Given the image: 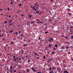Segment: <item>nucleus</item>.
Masks as SVG:
<instances>
[{
    "mask_svg": "<svg viewBox=\"0 0 73 73\" xmlns=\"http://www.w3.org/2000/svg\"><path fill=\"white\" fill-rule=\"evenodd\" d=\"M17 58V57L15 56V55L14 56H13V62H15V63L16 62H17V61H16L17 60V58Z\"/></svg>",
    "mask_w": 73,
    "mask_h": 73,
    "instance_id": "nucleus-1",
    "label": "nucleus"
},
{
    "mask_svg": "<svg viewBox=\"0 0 73 73\" xmlns=\"http://www.w3.org/2000/svg\"><path fill=\"white\" fill-rule=\"evenodd\" d=\"M33 7H32V8L33 9H33V11H35H35H38V10H37V9H36V8L35 7V6H33Z\"/></svg>",
    "mask_w": 73,
    "mask_h": 73,
    "instance_id": "nucleus-2",
    "label": "nucleus"
},
{
    "mask_svg": "<svg viewBox=\"0 0 73 73\" xmlns=\"http://www.w3.org/2000/svg\"><path fill=\"white\" fill-rule=\"evenodd\" d=\"M49 39H48V41L50 42H51L53 40V39L52 37L50 38Z\"/></svg>",
    "mask_w": 73,
    "mask_h": 73,
    "instance_id": "nucleus-3",
    "label": "nucleus"
},
{
    "mask_svg": "<svg viewBox=\"0 0 73 73\" xmlns=\"http://www.w3.org/2000/svg\"><path fill=\"white\" fill-rule=\"evenodd\" d=\"M40 13V12H39V10H38L36 12H35V15H36V14H38V13Z\"/></svg>",
    "mask_w": 73,
    "mask_h": 73,
    "instance_id": "nucleus-4",
    "label": "nucleus"
},
{
    "mask_svg": "<svg viewBox=\"0 0 73 73\" xmlns=\"http://www.w3.org/2000/svg\"><path fill=\"white\" fill-rule=\"evenodd\" d=\"M37 4V3L36 2V3L35 4V6H34V7H37L39 6V5Z\"/></svg>",
    "mask_w": 73,
    "mask_h": 73,
    "instance_id": "nucleus-5",
    "label": "nucleus"
},
{
    "mask_svg": "<svg viewBox=\"0 0 73 73\" xmlns=\"http://www.w3.org/2000/svg\"><path fill=\"white\" fill-rule=\"evenodd\" d=\"M31 69H32V70H33V72H36V70L34 69V67H32L31 68Z\"/></svg>",
    "mask_w": 73,
    "mask_h": 73,
    "instance_id": "nucleus-6",
    "label": "nucleus"
},
{
    "mask_svg": "<svg viewBox=\"0 0 73 73\" xmlns=\"http://www.w3.org/2000/svg\"><path fill=\"white\" fill-rule=\"evenodd\" d=\"M10 70H9V72H10V73H12V72H13V69H10Z\"/></svg>",
    "mask_w": 73,
    "mask_h": 73,
    "instance_id": "nucleus-7",
    "label": "nucleus"
},
{
    "mask_svg": "<svg viewBox=\"0 0 73 73\" xmlns=\"http://www.w3.org/2000/svg\"><path fill=\"white\" fill-rule=\"evenodd\" d=\"M52 60H53V59L52 58H49L48 60V61L49 62H50L51 61H52Z\"/></svg>",
    "mask_w": 73,
    "mask_h": 73,
    "instance_id": "nucleus-8",
    "label": "nucleus"
},
{
    "mask_svg": "<svg viewBox=\"0 0 73 73\" xmlns=\"http://www.w3.org/2000/svg\"><path fill=\"white\" fill-rule=\"evenodd\" d=\"M52 70H56V68H54V66H52Z\"/></svg>",
    "mask_w": 73,
    "mask_h": 73,
    "instance_id": "nucleus-9",
    "label": "nucleus"
},
{
    "mask_svg": "<svg viewBox=\"0 0 73 73\" xmlns=\"http://www.w3.org/2000/svg\"><path fill=\"white\" fill-rule=\"evenodd\" d=\"M57 69L58 70H59V71H60V70H61V69L57 67Z\"/></svg>",
    "mask_w": 73,
    "mask_h": 73,
    "instance_id": "nucleus-10",
    "label": "nucleus"
},
{
    "mask_svg": "<svg viewBox=\"0 0 73 73\" xmlns=\"http://www.w3.org/2000/svg\"><path fill=\"white\" fill-rule=\"evenodd\" d=\"M67 14H68V15L70 16H71L72 15L71 13H67Z\"/></svg>",
    "mask_w": 73,
    "mask_h": 73,
    "instance_id": "nucleus-11",
    "label": "nucleus"
},
{
    "mask_svg": "<svg viewBox=\"0 0 73 73\" xmlns=\"http://www.w3.org/2000/svg\"><path fill=\"white\" fill-rule=\"evenodd\" d=\"M27 44H23V46H24V47H25L26 46H27Z\"/></svg>",
    "mask_w": 73,
    "mask_h": 73,
    "instance_id": "nucleus-12",
    "label": "nucleus"
},
{
    "mask_svg": "<svg viewBox=\"0 0 73 73\" xmlns=\"http://www.w3.org/2000/svg\"><path fill=\"white\" fill-rule=\"evenodd\" d=\"M19 33V34H20L21 33V31L20 30H19V31H18V33Z\"/></svg>",
    "mask_w": 73,
    "mask_h": 73,
    "instance_id": "nucleus-13",
    "label": "nucleus"
},
{
    "mask_svg": "<svg viewBox=\"0 0 73 73\" xmlns=\"http://www.w3.org/2000/svg\"><path fill=\"white\" fill-rule=\"evenodd\" d=\"M35 23V22L34 21H31V24H33Z\"/></svg>",
    "mask_w": 73,
    "mask_h": 73,
    "instance_id": "nucleus-14",
    "label": "nucleus"
},
{
    "mask_svg": "<svg viewBox=\"0 0 73 73\" xmlns=\"http://www.w3.org/2000/svg\"><path fill=\"white\" fill-rule=\"evenodd\" d=\"M28 16H29V18H31V16H32V15H28Z\"/></svg>",
    "mask_w": 73,
    "mask_h": 73,
    "instance_id": "nucleus-15",
    "label": "nucleus"
},
{
    "mask_svg": "<svg viewBox=\"0 0 73 73\" xmlns=\"http://www.w3.org/2000/svg\"><path fill=\"white\" fill-rule=\"evenodd\" d=\"M13 32V30H11V31H9V33H12Z\"/></svg>",
    "mask_w": 73,
    "mask_h": 73,
    "instance_id": "nucleus-16",
    "label": "nucleus"
},
{
    "mask_svg": "<svg viewBox=\"0 0 73 73\" xmlns=\"http://www.w3.org/2000/svg\"><path fill=\"white\" fill-rule=\"evenodd\" d=\"M55 53V52H54L52 51L51 52V54H54Z\"/></svg>",
    "mask_w": 73,
    "mask_h": 73,
    "instance_id": "nucleus-17",
    "label": "nucleus"
},
{
    "mask_svg": "<svg viewBox=\"0 0 73 73\" xmlns=\"http://www.w3.org/2000/svg\"><path fill=\"white\" fill-rule=\"evenodd\" d=\"M54 50H56V49L54 47H53V51H54Z\"/></svg>",
    "mask_w": 73,
    "mask_h": 73,
    "instance_id": "nucleus-18",
    "label": "nucleus"
},
{
    "mask_svg": "<svg viewBox=\"0 0 73 73\" xmlns=\"http://www.w3.org/2000/svg\"><path fill=\"white\" fill-rule=\"evenodd\" d=\"M73 48V47L72 46H70V49H72Z\"/></svg>",
    "mask_w": 73,
    "mask_h": 73,
    "instance_id": "nucleus-19",
    "label": "nucleus"
},
{
    "mask_svg": "<svg viewBox=\"0 0 73 73\" xmlns=\"http://www.w3.org/2000/svg\"><path fill=\"white\" fill-rule=\"evenodd\" d=\"M54 46H55V47H56V48H57V47H58V45H57L56 44H55L54 45Z\"/></svg>",
    "mask_w": 73,
    "mask_h": 73,
    "instance_id": "nucleus-20",
    "label": "nucleus"
},
{
    "mask_svg": "<svg viewBox=\"0 0 73 73\" xmlns=\"http://www.w3.org/2000/svg\"><path fill=\"white\" fill-rule=\"evenodd\" d=\"M70 29H72L73 28V26H70Z\"/></svg>",
    "mask_w": 73,
    "mask_h": 73,
    "instance_id": "nucleus-21",
    "label": "nucleus"
},
{
    "mask_svg": "<svg viewBox=\"0 0 73 73\" xmlns=\"http://www.w3.org/2000/svg\"><path fill=\"white\" fill-rule=\"evenodd\" d=\"M18 33H17V32H16L15 33H14V34H15L16 35H17Z\"/></svg>",
    "mask_w": 73,
    "mask_h": 73,
    "instance_id": "nucleus-22",
    "label": "nucleus"
},
{
    "mask_svg": "<svg viewBox=\"0 0 73 73\" xmlns=\"http://www.w3.org/2000/svg\"><path fill=\"white\" fill-rule=\"evenodd\" d=\"M27 25L28 26L30 25V23L29 22H27Z\"/></svg>",
    "mask_w": 73,
    "mask_h": 73,
    "instance_id": "nucleus-23",
    "label": "nucleus"
},
{
    "mask_svg": "<svg viewBox=\"0 0 73 73\" xmlns=\"http://www.w3.org/2000/svg\"><path fill=\"white\" fill-rule=\"evenodd\" d=\"M13 22V21H12V19H11V21H9V23H11V22Z\"/></svg>",
    "mask_w": 73,
    "mask_h": 73,
    "instance_id": "nucleus-24",
    "label": "nucleus"
},
{
    "mask_svg": "<svg viewBox=\"0 0 73 73\" xmlns=\"http://www.w3.org/2000/svg\"><path fill=\"white\" fill-rule=\"evenodd\" d=\"M65 73H68V71H67L66 70H65L64 71V72Z\"/></svg>",
    "mask_w": 73,
    "mask_h": 73,
    "instance_id": "nucleus-25",
    "label": "nucleus"
},
{
    "mask_svg": "<svg viewBox=\"0 0 73 73\" xmlns=\"http://www.w3.org/2000/svg\"><path fill=\"white\" fill-rule=\"evenodd\" d=\"M13 72H14V73H15L16 72H17V71L16 70H14L13 71Z\"/></svg>",
    "mask_w": 73,
    "mask_h": 73,
    "instance_id": "nucleus-26",
    "label": "nucleus"
},
{
    "mask_svg": "<svg viewBox=\"0 0 73 73\" xmlns=\"http://www.w3.org/2000/svg\"><path fill=\"white\" fill-rule=\"evenodd\" d=\"M67 53L69 55L71 54V52H70V51H69L68 52H67Z\"/></svg>",
    "mask_w": 73,
    "mask_h": 73,
    "instance_id": "nucleus-27",
    "label": "nucleus"
},
{
    "mask_svg": "<svg viewBox=\"0 0 73 73\" xmlns=\"http://www.w3.org/2000/svg\"><path fill=\"white\" fill-rule=\"evenodd\" d=\"M17 26H18L19 27H19H21V25H17Z\"/></svg>",
    "mask_w": 73,
    "mask_h": 73,
    "instance_id": "nucleus-28",
    "label": "nucleus"
},
{
    "mask_svg": "<svg viewBox=\"0 0 73 73\" xmlns=\"http://www.w3.org/2000/svg\"><path fill=\"white\" fill-rule=\"evenodd\" d=\"M13 67L12 66H11V67H10V68H9V69H13Z\"/></svg>",
    "mask_w": 73,
    "mask_h": 73,
    "instance_id": "nucleus-29",
    "label": "nucleus"
},
{
    "mask_svg": "<svg viewBox=\"0 0 73 73\" xmlns=\"http://www.w3.org/2000/svg\"><path fill=\"white\" fill-rule=\"evenodd\" d=\"M51 47V44H48V48H50Z\"/></svg>",
    "mask_w": 73,
    "mask_h": 73,
    "instance_id": "nucleus-30",
    "label": "nucleus"
},
{
    "mask_svg": "<svg viewBox=\"0 0 73 73\" xmlns=\"http://www.w3.org/2000/svg\"><path fill=\"white\" fill-rule=\"evenodd\" d=\"M67 11H68V12H70V9H67Z\"/></svg>",
    "mask_w": 73,
    "mask_h": 73,
    "instance_id": "nucleus-31",
    "label": "nucleus"
},
{
    "mask_svg": "<svg viewBox=\"0 0 73 73\" xmlns=\"http://www.w3.org/2000/svg\"><path fill=\"white\" fill-rule=\"evenodd\" d=\"M52 68V67H50V68H49V70H51V69Z\"/></svg>",
    "mask_w": 73,
    "mask_h": 73,
    "instance_id": "nucleus-32",
    "label": "nucleus"
},
{
    "mask_svg": "<svg viewBox=\"0 0 73 73\" xmlns=\"http://www.w3.org/2000/svg\"><path fill=\"white\" fill-rule=\"evenodd\" d=\"M65 38H66V39H68V37L67 36H65Z\"/></svg>",
    "mask_w": 73,
    "mask_h": 73,
    "instance_id": "nucleus-33",
    "label": "nucleus"
},
{
    "mask_svg": "<svg viewBox=\"0 0 73 73\" xmlns=\"http://www.w3.org/2000/svg\"><path fill=\"white\" fill-rule=\"evenodd\" d=\"M44 33L45 34H48V32L46 31V32H45Z\"/></svg>",
    "mask_w": 73,
    "mask_h": 73,
    "instance_id": "nucleus-34",
    "label": "nucleus"
},
{
    "mask_svg": "<svg viewBox=\"0 0 73 73\" xmlns=\"http://www.w3.org/2000/svg\"><path fill=\"white\" fill-rule=\"evenodd\" d=\"M28 42L29 43H30V42H31V40L29 39V40H28Z\"/></svg>",
    "mask_w": 73,
    "mask_h": 73,
    "instance_id": "nucleus-35",
    "label": "nucleus"
},
{
    "mask_svg": "<svg viewBox=\"0 0 73 73\" xmlns=\"http://www.w3.org/2000/svg\"><path fill=\"white\" fill-rule=\"evenodd\" d=\"M70 32L72 33V32H73V31L72 30H70Z\"/></svg>",
    "mask_w": 73,
    "mask_h": 73,
    "instance_id": "nucleus-36",
    "label": "nucleus"
},
{
    "mask_svg": "<svg viewBox=\"0 0 73 73\" xmlns=\"http://www.w3.org/2000/svg\"><path fill=\"white\" fill-rule=\"evenodd\" d=\"M18 60L19 61H21V59L20 58H19Z\"/></svg>",
    "mask_w": 73,
    "mask_h": 73,
    "instance_id": "nucleus-37",
    "label": "nucleus"
},
{
    "mask_svg": "<svg viewBox=\"0 0 73 73\" xmlns=\"http://www.w3.org/2000/svg\"><path fill=\"white\" fill-rule=\"evenodd\" d=\"M38 15H40L42 14V13H41V12H40V13H38Z\"/></svg>",
    "mask_w": 73,
    "mask_h": 73,
    "instance_id": "nucleus-38",
    "label": "nucleus"
},
{
    "mask_svg": "<svg viewBox=\"0 0 73 73\" xmlns=\"http://www.w3.org/2000/svg\"><path fill=\"white\" fill-rule=\"evenodd\" d=\"M69 48V47H68V46H66V49H68Z\"/></svg>",
    "mask_w": 73,
    "mask_h": 73,
    "instance_id": "nucleus-39",
    "label": "nucleus"
},
{
    "mask_svg": "<svg viewBox=\"0 0 73 73\" xmlns=\"http://www.w3.org/2000/svg\"><path fill=\"white\" fill-rule=\"evenodd\" d=\"M19 6L20 7L21 6V4H20V5H19Z\"/></svg>",
    "mask_w": 73,
    "mask_h": 73,
    "instance_id": "nucleus-40",
    "label": "nucleus"
},
{
    "mask_svg": "<svg viewBox=\"0 0 73 73\" xmlns=\"http://www.w3.org/2000/svg\"><path fill=\"white\" fill-rule=\"evenodd\" d=\"M62 49H65V47L64 46H62Z\"/></svg>",
    "mask_w": 73,
    "mask_h": 73,
    "instance_id": "nucleus-41",
    "label": "nucleus"
},
{
    "mask_svg": "<svg viewBox=\"0 0 73 73\" xmlns=\"http://www.w3.org/2000/svg\"><path fill=\"white\" fill-rule=\"evenodd\" d=\"M9 24L12 25V26L13 25V24H14V23H11V24H10V23H9Z\"/></svg>",
    "mask_w": 73,
    "mask_h": 73,
    "instance_id": "nucleus-42",
    "label": "nucleus"
},
{
    "mask_svg": "<svg viewBox=\"0 0 73 73\" xmlns=\"http://www.w3.org/2000/svg\"><path fill=\"white\" fill-rule=\"evenodd\" d=\"M46 58V57H45V56H43V58H44V59H45Z\"/></svg>",
    "mask_w": 73,
    "mask_h": 73,
    "instance_id": "nucleus-43",
    "label": "nucleus"
},
{
    "mask_svg": "<svg viewBox=\"0 0 73 73\" xmlns=\"http://www.w3.org/2000/svg\"><path fill=\"white\" fill-rule=\"evenodd\" d=\"M40 19H36V21H40Z\"/></svg>",
    "mask_w": 73,
    "mask_h": 73,
    "instance_id": "nucleus-44",
    "label": "nucleus"
},
{
    "mask_svg": "<svg viewBox=\"0 0 73 73\" xmlns=\"http://www.w3.org/2000/svg\"><path fill=\"white\" fill-rule=\"evenodd\" d=\"M13 40H16V38H13Z\"/></svg>",
    "mask_w": 73,
    "mask_h": 73,
    "instance_id": "nucleus-45",
    "label": "nucleus"
},
{
    "mask_svg": "<svg viewBox=\"0 0 73 73\" xmlns=\"http://www.w3.org/2000/svg\"><path fill=\"white\" fill-rule=\"evenodd\" d=\"M36 23H38V24H39V23H40V22H37Z\"/></svg>",
    "mask_w": 73,
    "mask_h": 73,
    "instance_id": "nucleus-46",
    "label": "nucleus"
},
{
    "mask_svg": "<svg viewBox=\"0 0 73 73\" xmlns=\"http://www.w3.org/2000/svg\"><path fill=\"white\" fill-rule=\"evenodd\" d=\"M7 49V47H5L4 48V49Z\"/></svg>",
    "mask_w": 73,
    "mask_h": 73,
    "instance_id": "nucleus-47",
    "label": "nucleus"
},
{
    "mask_svg": "<svg viewBox=\"0 0 73 73\" xmlns=\"http://www.w3.org/2000/svg\"><path fill=\"white\" fill-rule=\"evenodd\" d=\"M10 4H11V5H13V2H11Z\"/></svg>",
    "mask_w": 73,
    "mask_h": 73,
    "instance_id": "nucleus-48",
    "label": "nucleus"
},
{
    "mask_svg": "<svg viewBox=\"0 0 73 73\" xmlns=\"http://www.w3.org/2000/svg\"><path fill=\"white\" fill-rule=\"evenodd\" d=\"M23 72L24 73H25L26 72V71L23 70Z\"/></svg>",
    "mask_w": 73,
    "mask_h": 73,
    "instance_id": "nucleus-49",
    "label": "nucleus"
},
{
    "mask_svg": "<svg viewBox=\"0 0 73 73\" xmlns=\"http://www.w3.org/2000/svg\"><path fill=\"white\" fill-rule=\"evenodd\" d=\"M39 22H40V23L42 24H43V22H42V21H39Z\"/></svg>",
    "mask_w": 73,
    "mask_h": 73,
    "instance_id": "nucleus-50",
    "label": "nucleus"
},
{
    "mask_svg": "<svg viewBox=\"0 0 73 73\" xmlns=\"http://www.w3.org/2000/svg\"><path fill=\"white\" fill-rule=\"evenodd\" d=\"M64 68H66V66H65V64L64 65Z\"/></svg>",
    "mask_w": 73,
    "mask_h": 73,
    "instance_id": "nucleus-51",
    "label": "nucleus"
},
{
    "mask_svg": "<svg viewBox=\"0 0 73 73\" xmlns=\"http://www.w3.org/2000/svg\"><path fill=\"white\" fill-rule=\"evenodd\" d=\"M7 23V21H6L5 22H4V23L6 24Z\"/></svg>",
    "mask_w": 73,
    "mask_h": 73,
    "instance_id": "nucleus-52",
    "label": "nucleus"
},
{
    "mask_svg": "<svg viewBox=\"0 0 73 73\" xmlns=\"http://www.w3.org/2000/svg\"><path fill=\"white\" fill-rule=\"evenodd\" d=\"M17 67V66H15V65H14V66H13V67L14 68H15V67Z\"/></svg>",
    "mask_w": 73,
    "mask_h": 73,
    "instance_id": "nucleus-53",
    "label": "nucleus"
},
{
    "mask_svg": "<svg viewBox=\"0 0 73 73\" xmlns=\"http://www.w3.org/2000/svg\"><path fill=\"white\" fill-rule=\"evenodd\" d=\"M73 35H72L71 39H73Z\"/></svg>",
    "mask_w": 73,
    "mask_h": 73,
    "instance_id": "nucleus-54",
    "label": "nucleus"
},
{
    "mask_svg": "<svg viewBox=\"0 0 73 73\" xmlns=\"http://www.w3.org/2000/svg\"><path fill=\"white\" fill-rule=\"evenodd\" d=\"M38 38H38V40H40V39H41V38H40V37H39Z\"/></svg>",
    "mask_w": 73,
    "mask_h": 73,
    "instance_id": "nucleus-55",
    "label": "nucleus"
},
{
    "mask_svg": "<svg viewBox=\"0 0 73 73\" xmlns=\"http://www.w3.org/2000/svg\"><path fill=\"white\" fill-rule=\"evenodd\" d=\"M31 62V61L30 60H28V62Z\"/></svg>",
    "mask_w": 73,
    "mask_h": 73,
    "instance_id": "nucleus-56",
    "label": "nucleus"
},
{
    "mask_svg": "<svg viewBox=\"0 0 73 73\" xmlns=\"http://www.w3.org/2000/svg\"><path fill=\"white\" fill-rule=\"evenodd\" d=\"M29 69H28L27 70V72H29Z\"/></svg>",
    "mask_w": 73,
    "mask_h": 73,
    "instance_id": "nucleus-57",
    "label": "nucleus"
},
{
    "mask_svg": "<svg viewBox=\"0 0 73 73\" xmlns=\"http://www.w3.org/2000/svg\"><path fill=\"white\" fill-rule=\"evenodd\" d=\"M36 58L39 59V57H36Z\"/></svg>",
    "mask_w": 73,
    "mask_h": 73,
    "instance_id": "nucleus-58",
    "label": "nucleus"
},
{
    "mask_svg": "<svg viewBox=\"0 0 73 73\" xmlns=\"http://www.w3.org/2000/svg\"><path fill=\"white\" fill-rule=\"evenodd\" d=\"M21 36H23V34H21Z\"/></svg>",
    "mask_w": 73,
    "mask_h": 73,
    "instance_id": "nucleus-59",
    "label": "nucleus"
},
{
    "mask_svg": "<svg viewBox=\"0 0 73 73\" xmlns=\"http://www.w3.org/2000/svg\"><path fill=\"white\" fill-rule=\"evenodd\" d=\"M15 61L17 62H17V63H18L19 62V61L17 60Z\"/></svg>",
    "mask_w": 73,
    "mask_h": 73,
    "instance_id": "nucleus-60",
    "label": "nucleus"
},
{
    "mask_svg": "<svg viewBox=\"0 0 73 73\" xmlns=\"http://www.w3.org/2000/svg\"><path fill=\"white\" fill-rule=\"evenodd\" d=\"M50 1H51V2H53V0H50Z\"/></svg>",
    "mask_w": 73,
    "mask_h": 73,
    "instance_id": "nucleus-61",
    "label": "nucleus"
},
{
    "mask_svg": "<svg viewBox=\"0 0 73 73\" xmlns=\"http://www.w3.org/2000/svg\"><path fill=\"white\" fill-rule=\"evenodd\" d=\"M45 29H48V27H45Z\"/></svg>",
    "mask_w": 73,
    "mask_h": 73,
    "instance_id": "nucleus-62",
    "label": "nucleus"
},
{
    "mask_svg": "<svg viewBox=\"0 0 73 73\" xmlns=\"http://www.w3.org/2000/svg\"><path fill=\"white\" fill-rule=\"evenodd\" d=\"M13 43H14V42H11V44H13Z\"/></svg>",
    "mask_w": 73,
    "mask_h": 73,
    "instance_id": "nucleus-63",
    "label": "nucleus"
},
{
    "mask_svg": "<svg viewBox=\"0 0 73 73\" xmlns=\"http://www.w3.org/2000/svg\"><path fill=\"white\" fill-rule=\"evenodd\" d=\"M21 16L23 17V14H22L21 15Z\"/></svg>",
    "mask_w": 73,
    "mask_h": 73,
    "instance_id": "nucleus-64",
    "label": "nucleus"
}]
</instances>
